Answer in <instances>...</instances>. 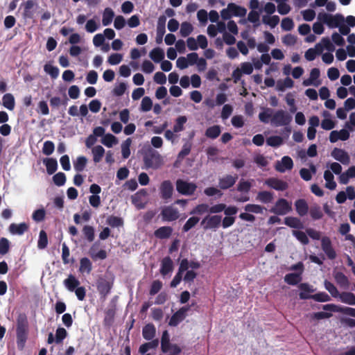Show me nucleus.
I'll return each mask as SVG.
<instances>
[{
  "instance_id": "f257e3e1",
  "label": "nucleus",
  "mask_w": 355,
  "mask_h": 355,
  "mask_svg": "<svg viewBox=\"0 0 355 355\" xmlns=\"http://www.w3.org/2000/svg\"><path fill=\"white\" fill-rule=\"evenodd\" d=\"M28 322L25 313H19L17 318V343L19 349L24 348L27 339Z\"/></svg>"
},
{
  "instance_id": "f03ea898",
  "label": "nucleus",
  "mask_w": 355,
  "mask_h": 355,
  "mask_svg": "<svg viewBox=\"0 0 355 355\" xmlns=\"http://www.w3.org/2000/svg\"><path fill=\"white\" fill-rule=\"evenodd\" d=\"M143 160L146 168H158L162 164L161 155L151 148L144 153Z\"/></svg>"
},
{
  "instance_id": "7ed1b4c3",
  "label": "nucleus",
  "mask_w": 355,
  "mask_h": 355,
  "mask_svg": "<svg viewBox=\"0 0 355 355\" xmlns=\"http://www.w3.org/2000/svg\"><path fill=\"white\" fill-rule=\"evenodd\" d=\"M318 19L330 28H337L344 23L345 18L341 14L332 15L331 14L320 12L318 16Z\"/></svg>"
},
{
  "instance_id": "20e7f679",
  "label": "nucleus",
  "mask_w": 355,
  "mask_h": 355,
  "mask_svg": "<svg viewBox=\"0 0 355 355\" xmlns=\"http://www.w3.org/2000/svg\"><path fill=\"white\" fill-rule=\"evenodd\" d=\"M220 215H207L200 222V225L204 230H212L216 231L220 226Z\"/></svg>"
},
{
  "instance_id": "39448f33",
  "label": "nucleus",
  "mask_w": 355,
  "mask_h": 355,
  "mask_svg": "<svg viewBox=\"0 0 355 355\" xmlns=\"http://www.w3.org/2000/svg\"><path fill=\"white\" fill-rule=\"evenodd\" d=\"M291 210V202L284 198H279L276 201L275 206L270 209V211L279 216H284Z\"/></svg>"
},
{
  "instance_id": "423d86ee",
  "label": "nucleus",
  "mask_w": 355,
  "mask_h": 355,
  "mask_svg": "<svg viewBox=\"0 0 355 355\" xmlns=\"http://www.w3.org/2000/svg\"><path fill=\"white\" fill-rule=\"evenodd\" d=\"M175 185L177 191L184 196L193 195L197 189V186L195 183L188 182L182 179L177 180Z\"/></svg>"
},
{
  "instance_id": "0eeeda50",
  "label": "nucleus",
  "mask_w": 355,
  "mask_h": 355,
  "mask_svg": "<svg viewBox=\"0 0 355 355\" xmlns=\"http://www.w3.org/2000/svg\"><path fill=\"white\" fill-rule=\"evenodd\" d=\"M292 121V116L285 111H277L271 118V123L275 126L288 125Z\"/></svg>"
},
{
  "instance_id": "6e6552de",
  "label": "nucleus",
  "mask_w": 355,
  "mask_h": 355,
  "mask_svg": "<svg viewBox=\"0 0 355 355\" xmlns=\"http://www.w3.org/2000/svg\"><path fill=\"white\" fill-rule=\"evenodd\" d=\"M162 221L171 222L176 220L180 217L177 208L172 206H165L162 209L161 214Z\"/></svg>"
},
{
  "instance_id": "1a4fd4ad",
  "label": "nucleus",
  "mask_w": 355,
  "mask_h": 355,
  "mask_svg": "<svg viewBox=\"0 0 355 355\" xmlns=\"http://www.w3.org/2000/svg\"><path fill=\"white\" fill-rule=\"evenodd\" d=\"M96 288L101 295V298L105 300L110 293L112 288V283L101 277L97 280Z\"/></svg>"
},
{
  "instance_id": "9d476101",
  "label": "nucleus",
  "mask_w": 355,
  "mask_h": 355,
  "mask_svg": "<svg viewBox=\"0 0 355 355\" xmlns=\"http://www.w3.org/2000/svg\"><path fill=\"white\" fill-rule=\"evenodd\" d=\"M321 248L329 259L333 260L336 259V252L332 246V243L329 237L325 236L321 239Z\"/></svg>"
},
{
  "instance_id": "9b49d317",
  "label": "nucleus",
  "mask_w": 355,
  "mask_h": 355,
  "mask_svg": "<svg viewBox=\"0 0 355 355\" xmlns=\"http://www.w3.org/2000/svg\"><path fill=\"white\" fill-rule=\"evenodd\" d=\"M322 309L325 311L339 312L345 315L355 318V309L348 306H339L333 304L323 305Z\"/></svg>"
},
{
  "instance_id": "f8f14e48",
  "label": "nucleus",
  "mask_w": 355,
  "mask_h": 355,
  "mask_svg": "<svg viewBox=\"0 0 355 355\" xmlns=\"http://www.w3.org/2000/svg\"><path fill=\"white\" fill-rule=\"evenodd\" d=\"M264 184L276 191H283L288 188V184L286 182L277 178H269L265 180Z\"/></svg>"
},
{
  "instance_id": "ddd939ff",
  "label": "nucleus",
  "mask_w": 355,
  "mask_h": 355,
  "mask_svg": "<svg viewBox=\"0 0 355 355\" xmlns=\"http://www.w3.org/2000/svg\"><path fill=\"white\" fill-rule=\"evenodd\" d=\"M173 193V186L170 180L163 181L159 186V194L162 199L168 200L171 198Z\"/></svg>"
},
{
  "instance_id": "4468645a",
  "label": "nucleus",
  "mask_w": 355,
  "mask_h": 355,
  "mask_svg": "<svg viewBox=\"0 0 355 355\" xmlns=\"http://www.w3.org/2000/svg\"><path fill=\"white\" fill-rule=\"evenodd\" d=\"M190 306H183L171 316L168 325L171 327H176L180 322L184 320L187 315V312L189 310Z\"/></svg>"
},
{
  "instance_id": "2eb2a0df",
  "label": "nucleus",
  "mask_w": 355,
  "mask_h": 355,
  "mask_svg": "<svg viewBox=\"0 0 355 355\" xmlns=\"http://www.w3.org/2000/svg\"><path fill=\"white\" fill-rule=\"evenodd\" d=\"M238 180V175H226L218 180V187L220 189L226 190L233 187L236 180Z\"/></svg>"
},
{
  "instance_id": "dca6fc26",
  "label": "nucleus",
  "mask_w": 355,
  "mask_h": 355,
  "mask_svg": "<svg viewBox=\"0 0 355 355\" xmlns=\"http://www.w3.org/2000/svg\"><path fill=\"white\" fill-rule=\"evenodd\" d=\"M331 155L344 165H347L350 162L349 155L343 149L334 148L331 153Z\"/></svg>"
},
{
  "instance_id": "f3484780",
  "label": "nucleus",
  "mask_w": 355,
  "mask_h": 355,
  "mask_svg": "<svg viewBox=\"0 0 355 355\" xmlns=\"http://www.w3.org/2000/svg\"><path fill=\"white\" fill-rule=\"evenodd\" d=\"M251 187H252V184L249 181H245V180H241L237 185V191H240V192H244L246 194H248L251 189ZM249 200H250L249 196L245 195V196H241V197L237 198L236 200L237 202H245L248 201Z\"/></svg>"
},
{
  "instance_id": "a211bd4d",
  "label": "nucleus",
  "mask_w": 355,
  "mask_h": 355,
  "mask_svg": "<svg viewBox=\"0 0 355 355\" xmlns=\"http://www.w3.org/2000/svg\"><path fill=\"white\" fill-rule=\"evenodd\" d=\"M299 296H300V298L302 300H306V299L311 298V299L314 300L315 301L320 302H328L331 300L329 295L324 292H320V293H315L312 295H309L307 294L304 293L303 292H300L299 294Z\"/></svg>"
},
{
  "instance_id": "6ab92c4d",
  "label": "nucleus",
  "mask_w": 355,
  "mask_h": 355,
  "mask_svg": "<svg viewBox=\"0 0 355 355\" xmlns=\"http://www.w3.org/2000/svg\"><path fill=\"white\" fill-rule=\"evenodd\" d=\"M173 262L170 257H165L161 261L159 272L162 276H166L173 270Z\"/></svg>"
},
{
  "instance_id": "aec40b11",
  "label": "nucleus",
  "mask_w": 355,
  "mask_h": 355,
  "mask_svg": "<svg viewBox=\"0 0 355 355\" xmlns=\"http://www.w3.org/2000/svg\"><path fill=\"white\" fill-rule=\"evenodd\" d=\"M293 166V162L288 156H284L281 162H277L275 169L281 173H284L286 170H291Z\"/></svg>"
},
{
  "instance_id": "412c9836",
  "label": "nucleus",
  "mask_w": 355,
  "mask_h": 355,
  "mask_svg": "<svg viewBox=\"0 0 355 355\" xmlns=\"http://www.w3.org/2000/svg\"><path fill=\"white\" fill-rule=\"evenodd\" d=\"M173 233V228L170 226H162L154 232V235L159 239H166L169 238Z\"/></svg>"
},
{
  "instance_id": "4be33fe9",
  "label": "nucleus",
  "mask_w": 355,
  "mask_h": 355,
  "mask_svg": "<svg viewBox=\"0 0 355 355\" xmlns=\"http://www.w3.org/2000/svg\"><path fill=\"white\" fill-rule=\"evenodd\" d=\"M28 230V225L26 223L19 224L12 223L9 226V231L12 234L22 235Z\"/></svg>"
},
{
  "instance_id": "5701e85b",
  "label": "nucleus",
  "mask_w": 355,
  "mask_h": 355,
  "mask_svg": "<svg viewBox=\"0 0 355 355\" xmlns=\"http://www.w3.org/2000/svg\"><path fill=\"white\" fill-rule=\"evenodd\" d=\"M295 210L300 216H304L309 211V206L304 199H299L295 202Z\"/></svg>"
},
{
  "instance_id": "b1692460",
  "label": "nucleus",
  "mask_w": 355,
  "mask_h": 355,
  "mask_svg": "<svg viewBox=\"0 0 355 355\" xmlns=\"http://www.w3.org/2000/svg\"><path fill=\"white\" fill-rule=\"evenodd\" d=\"M156 334V329L153 324L148 323L146 324L142 329V336L145 340H150L155 336Z\"/></svg>"
},
{
  "instance_id": "393cba45",
  "label": "nucleus",
  "mask_w": 355,
  "mask_h": 355,
  "mask_svg": "<svg viewBox=\"0 0 355 355\" xmlns=\"http://www.w3.org/2000/svg\"><path fill=\"white\" fill-rule=\"evenodd\" d=\"M65 287L71 292H73L80 285V282L73 275H69L63 282Z\"/></svg>"
},
{
  "instance_id": "a878e982",
  "label": "nucleus",
  "mask_w": 355,
  "mask_h": 355,
  "mask_svg": "<svg viewBox=\"0 0 355 355\" xmlns=\"http://www.w3.org/2000/svg\"><path fill=\"white\" fill-rule=\"evenodd\" d=\"M2 105L8 110L12 111L15 107L14 96L10 93L4 94L2 97Z\"/></svg>"
},
{
  "instance_id": "bb28decb",
  "label": "nucleus",
  "mask_w": 355,
  "mask_h": 355,
  "mask_svg": "<svg viewBox=\"0 0 355 355\" xmlns=\"http://www.w3.org/2000/svg\"><path fill=\"white\" fill-rule=\"evenodd\" d=\"M228 9L231 12L232 15L235 17H244L247 12V10L244 7L238 6L234 3L228 4Z\"/></svg>"
},
{
  "instance_id": "cd10ccee",
  "label": "nucleus",
  "mask_w": 355,
  "mask_h": 355,
  "mask_svg": "<svg viewBox=\"0 0 355 355\" xmlns=\"http://www.w3.org/2000/svg\"><path fill=\"white\" fill-rule=\"evenodd\" d=\"M336 282L342 288H347L349 282L347 277L342 272H336L334 274Z\"/></svg>"
},
{
  "instance_id": "c85d7f7f",
  "label": "nucleus",
  "mask_w": 355,
  "mask_h": 355,
  "mask_svg": "<svg viewBox=\"0 0 355 355\" xmlns=\"http://www.w3.org/2000/svg\"><path fill=\"white\" fill-rule=\"evenodd\" d=\"M149 57L156 63H159L164 58V51L159 47L154 48L150 51Z\"/></svg>"
},
{
  "instance_id": "c756f323",
  "label": "nucleus",
  "mask_w": 355,
  "mask_h": 355,
  "mask_svg": "<svg viewBox=\"0 0 355 355\" xmlns=\"http://www.w3.org/2000/svg\"><path fill=\"white\" fill-rule=\"evenodd\" d=\"M284 224L290 227L302 229L303 224L300 219L297 217L288 216L284 218Z\"/></svg>"
},
{
  "instance_id": "7c9ffc66",
  "label": "nucleus",
  "mask_w": 355,
  "mask_h": 355,
  "mask_svg": "<svg viewBox=\"0 0 355 355\" xmlns=\"http://www.w3.org/2000/svg\"><path fill=\"white\" fill-rule=\"evenodd\" d=\"M170 336L167 330L163 331L161 338V349L163 353H167L170 350Z\"/></svg>"
},
{
  "instance_id": "2f4dec72",
  "label": "nucleus",
  "mask_w": 355,
  "mask_h": 355,
  "mask_svg": "<svg viewBox=\"0 0 355 355\" xmlns=\"http://www.w3.org/2000/svg\"><path fill=\"white\" fill-rule=\"evenodd\" d=\"M256 200L262 203H270L273 200V193L268 191H259L257 195Z\"/></svg>"
},
{
  "instance_id": "473e14b6",
  "label": "nucleus",
  "mask_w": 355,
  "mask_h": 355,
  "mask_svg": "<svg viewBox=\"0 0 355 355\" xmlns=\"http://www.w3.org/2000/svg\"><path fill=\"white\" fill-rule=\"evenodd\" d=\"M340 300L349 305H355V295L351 292H342L338 297Z\"/></svg>"
},
{
  "instance_id": "72a5a7b5",
  "label": "nucleus",
  "mask_w": 355,
  "mask_h": 355,
  "mask_svg": "<svg viewBox=\"0 0 355 355\" xmlns=\"http://www.w3.org/2000/svg\"><path fill=\"white\" fill-rule=\"evenodd\" d=\"M221 132L220 126L218 125H214L208 128L205 133V135L209 139H216Z\"/></svg>"
},
{
  "instance_id": "f704fd0d",
  "label": "nucleus",
  "mask_w": 355,
  "mask_h": 355,
  "mask_svg": "<svg viewBox=\"0 0 355 355\" xmlns=\"http://www.w3.org/2000/svg\"><path fill=\"white\" fill-rule=\"evenodd\" d=\"M48 174L52 175L58 168V162L55 158H46L44 159Z\"/></svg>"
},
{
  "instance_id": "c9c22d12",
  "label": "nucleus",
  "mask_w": 355,
  "mask_h": 355,
  "mask_svg": "<svg viewBox=\"0 0 355 355\" xmlns=\"http://www.w3.org/2000/svg\"><path fill=\"white\" fill-rule=\"evenodd\" d=\"M324 178L326 181L325 187L330 189L334 190L336 187V183L334 181V177L333 173L329 171V170H327L324 173Z\"/></svg>"
},
{
  "instance_id": "e433bc0d",
  "label": "nucleus",
  "mask_w": 355,
  "mask_h": 355,
  "mask_svg": "<svg viewBox=\"0 0 355 355\" xmlns=\"http://www.w3.org/2000/svg\"><path fill=\"white\" fill-rule=\"evenodd\" d=\"M96 243L94 244L89 250V254L92 259L96 260L99 259H105L107 257V252L105 250H100L98 252H96Z\"/></svg>"
},
{
  "instance_id": "4c0bfd02",
  "label": "nucleus",
  "mask_w": 355,
  "mask_h": 355,
  "mask_svg": "<svg viewBox=\"0 0 355 355\" xmlns=\"http://www.w3.org/2000/svg\"><path fill=\"white\" fill-rule=\"evenodd\" d=\"M93 160L95 163H98L101 161L105 154V149L103 146L98 145L94 146L92 150Z\"/></svg>"
},
{
  "instance_id": "58836bf2",
  "label": "nucleus",
  "mask_w": 355,
  "mask_h": 355,
  "mask_svg": "<svg viewBox=\"0 0 355 355\" xmlns=\"http://www.w3.org/2000/svg\"><path fill=\"white\" fill-rule=\"evenodd\" d=\"M187 121V117L186 116H180L175 119V125H173V130L175 133L182 132L184 130V125Z\"/></svg>"
},
{
  "instance_id": "ea45409f",
  "label": "nucleus",
  "mask_w": 355,
  "mask_h": 355,
  "mask_svg": "<svg viewBox=\"0 0 355 355\" xmlns=\"http://www.w3.org/2000/svg\"><path fill=\"white\" fill-rule=\"evenodd\" d=\"M92 270V264L91 261L87 257L82 258L80 261V272L82 273L86 272L87 274H89Z\"/></svg>"
},
{
  "instance_id": "a19ab883",
  "label": "nucleus",
  "mask_w": 355,
  "mask_h": 355,
  "mask_svg": "<svg viewBox=\"0 0 355 355\" xmlns=\"http://www.w3.org/2000/svg\"><path fill=\"white\" fill-rule=\"evenodd\" d=\"M302 280L300 274L297 273H288L286 275L284 281L289 285H297Z\"/></svg>"
},
{
  "instance_id": "79ce46f5",
  "label": "nucleus",
  "mask_w": 355,
  "mask_h": 355,
  "mask_svg": "<svg viewBox=\"0 0 355 355\" xmlns=\"http://www.w3.org/2000/svg\"><path fill=\"white\" fill-rule=\"evenodd\" d=\"M101 142L105 146L111 148L113 146V145L118 143V139L113 135L108 133L103 136Z\"/></svg>"
},
{
  "instance_id": "37998d69",
  "label": "nucleus",
  "mask_w": 355,
  "mask_h": 355,
  "mask_svg": "<svg viewBox=\"0 0 355 355\" xmlns=\"http://www.w3.org/2000/svg\"><path fill=\"white\" fill-rule=\"evenodd\" d=\"M309 214L311 218L314 220L321 219L323 217L322 211L320 207L318 205L311 207Z\"/></svg>"
},
{
  "instance_id": "c03bdc74",
  "label": "nucleus",
  "mask_w": 355,
  "mask_h": 355,
  "mask_svg": "<svg viewBox=\"0 0 355 355\" xmlns=\"http://www.w3.org/2000/svg\"><path fill=\"white\" fill-rule=\"evenodd\" d=\"M87 163V159L84 156L77 157L76 161L73 163L74 169L77 172H82L84 171Z\"/></svg>"
},
{
  "instance_id": "a18cd8bd",
  "label": "nucleus",
  "mask_w": 355,
  "mask_h": 355,
  "mask_svg": "<svg viewBox=\"0 0 355 355\" xmlns=\"http://www.w3.org/2000/svg\"><path fill=\"white\" fill-rule=\"evenodd\" d=\"M83 233L85 239L89 242H92L94 240L95 231L94 228L92 226L88 225H85L83 228Z\"/></svg>"
},
{
  "instance_id": "49530a36",
  "label": "nucleus",
  "mask_w": 355,
  "mask_h": 355,
  "mask_svg": "<svg viewBox=\"0 0 355 355\" xmlns=\"http://www.w3.org/2000/svg\"><path fill=\"white\" fill-rule=\"evenodd\" d=\"M114 16V13L111 8H105V11L103 12V19H102L103 25L106 26H108L109 24H110L113 19Z\"/></svg>"
},
{
  "instance_id": "de8ad7c7",
  "label": "nucleus",
  "mask_w": 355,
  "mask_h": 355,
  "mask_svg": "<svg viewBox=\"0 0 355 355\" xmlns=\"http://www.w3.org/2000/svg\"><path fill=\"white\" fill-rule=\"evenodd\" d=\"M200 218L197 216H192L189 218L185 224L182 227V232H189L191 228L194 227L199 222Z\"/></svg>"
},
{
  "instance_id": "09e8293b",
  "label": "nucleus",
  "mask_w": 355,
  "mask_h": 355,
  "mask_svg": "<svg viewBox=\"0 0 355 355\" xmlns=\"http://www.w3.org/2000/svg\"><path fill=\"white\" fill-rule=\"evenodd\" d=\"M263 24L270 26L271 28H275L279 22V17L277 15L272 16H263L262 17Z\"/></svg>"
},
{
  "instance_id": "8fccbe9b",
  "label": "nucleus",
  "mask_w": 355,
  "mask_h": 355,
  "mask_svg": "<svg viewBox=\"0 0 355 355\" xmlns=\"http://www.w3.org/2000/svg\"><path fill=\"white\" fill-rule=\"evenodd\" d=\"M48 245V237L47 234L44 230H41L39 234V239L37 241V248L39 249H44Z\"/></svg>"
},
{
  "instance_id": "3c124183",
  "label": "nucleus",
  "mask_w": 355,
  "mask_h": 355,
  "mask_svg": "<svg viewBox=\"0 0 355 355\" xmlns=\"http://www.w3.org/2000/svg\"><path fill=\"white\" fill-rule=\"evenodd\" d=\"M44 70L46 73L49 74L53 79L57 78L59 75V69L49 63L44 66Z\"/></svg>"
},
{
  "instance_id": "603ef678",
  "label": "nucleus",
  "mask_w": 355,
  "mask_h": 355,
  "mask_svg": "<svg viewBox=\"0 0 355 355\" xmlns=\"http://www.w3.org/2000/svg\"><path fill=\"white\" fill-rule=\"evenodd\" d=\"M324 286L333 297L337 298L338 295H340V293L338 292L337 288L331 282L324 280Z\"/></svg>"
},
{
  "instance_id": "864d4df0",
  "label": "nucleus",
  "mask_w": 355,
  "mask_h": 355,
  "mask_svg": "<svg viewBox=\"0 0 355 355\" xmlns=\"http://www.w3.org/2000/svg\"><path fill=\"white\" fill-rule=\"evenodd\" d=\"M293 235L303 245H307L309 243V238L307 236L306 232H304L302 231H293Z\"/></svg>"
},
{
  "instance_id": "5fc2aeb1",
  "label": "nucleus",
  "mask_w": 355,
  "mask_h": 355,
  "mask_svg": "<svg viewBox=\"0 0 355 355\" xmlns=\"http://www.w3.org/2000/svg\"><path fill=\"white\" fill-rule=\"evenodd\" d=\"M193 29V26L189 22L184 21L182 23L180 31L181 36L183 37L189 36L192 33Z\"/></svg>"
},
{
  "instance_id": "6e6d98bb",
  "label": "nucleus",
  "mask_w": 355,
  "mask_h": 355,
  "mask_svg": "<svg viewBox=\"0 0 355 355\" xmlns=\"http://www.w3.org/2000/svg\"><path fill=\"white\" fill-rule=\"evenodd\" d=\"M264 209L263 207L255 204H248L244 207L245 211L254 214H262Z\"/></svg>"
},
{
  "instance_id": "4d7b16f0",
  "label": "nucleus",
  "mask_w": 355,
  "mask_h": 355,
  "mask_svg": "<svg viewBox=\"0 0 355 355\" xmlns=\"http://www.w3.org/2000/svg\"><path fill=\"white\" fill-rule=\"evenodd\" d=\"M209 206L207 204L202 203L196 205L190 212V214H203L209 212Z\"/></svg>"
},
{
  "instance_id": "13d9d810",
  "label": "nucleus",
  "mask_w": 355,
  "mask_h": 355,
  "mask_svg": "<svg viewBox=\"0 0 355 355\" xmlns=\"http://www.w3.org/2000/svg\"><path fill=\"white\" fill-rule=\"evenodd\" d=\"M107 223L112 227H116L122 226L123 224V220L120 217L110 216L107 219Z\"/></svg>"
},
{
  "instance_id": "bf43d9fd",
  "label": "nucleus",
  "mask_w": 355,
  "mask_h": 355,
  "mask_svg": "<svg viewBox=\"0 0 355 355\" xmlns=\"http://www.w3.org/2000/svg\"><path fill=\"white\" fill-rule=\"evenodd\" d=\"M283 143V139L280 136H271L266 139V144L272 147H278Z\"/></svg>"
},
{
  "instance_id": "052dcab7",
  "label": "nucleus",
  "mask_w": 355,
  "mask_h": 355,
  "mask_svg": "<svg viewBox=\"0 0 355 355\" xmlns=\"http://www.w3.org/2000/svg\"><path fill=\"white\" fill-rule=\"evenodd\" d=\"M131 144V139L128 138L121 145L122 156L124 159L129 157L130 155V146Z\"/></svg>"
},
{
  "instance_id": "680f3d73",
  "label": "nucleus",
  "mask_w": 355,
  "mask_h": 355,
  "mask_svg": "<svg viewBox=\"0 0 355 355\" xmlns=\"http://www.w3.org/2000/svg\"><path fill=\"white\" fill-rule=\"evenodd\" d=\"M53 181L56 186H63L66 182V175L62 172H59L53 175Z\"/></svg>"
},
{
  "instance_id": "e2e57ef3",
  "label": "nucleus",
  "mask_w": 355,
  "mask_h": 355,
  "mask_svg": "<svg viewBox=\"0 0 355 355\" xmlns=\"http://www.w3.org/2000/svg\"><path fill=\"white\" fill-rule=\"evenodd\" d=\"M67 332L63 327H58L55 331V343L60 344L67 337Z\"/></svg>"
},
{
  "instance_id": "0e129e2a",
  "label": "nucleus",
  "mask_w": 355,
  "mask_h": 355,
  "mask_svg": "<svg viewBox=\"0 0 355 355\" xmlns=\"http://www.w3.org/2000/svg\"><path fill=\"white\" fill-rule=\"evenodd\" d=\"M55 150L54 143L51 141H46L44 143L42 153L45 155H51Z\"/></svg>"
},
{
  "instance_id": "69168bd1",
  "label": "nucleus",
  "mask_w": 355,
  "mask_h": 355,
  "mask_svg": "<svg viewBox=\"0 0 355 355\" xmlns=\"http://www.w3.org/2000/svg\"><path fill=\"white\" fill-rule=\"evenodd\" d=\"M46 216L45 210L42 209H38L35 210L32 215V218L37 223L41 222L44 220Z\"/></svg>"
},
{
  "instance_id": "338daca9",
  "label": "nucleus",
  "mask_w": 355,
  "mask_h": 355,
  "mask_svg": "<svg viewBox=\"0 0 355 355\" xmlns=\"http://www.w3.org/2000/svg\"><path fill=\"white\" fill-rule=\"evenodd\" d=\"M153 101L148 96L143 98L141 103V110L143 112H148L152 109Z\"/></svg>"
},
{
  "instance_id": "774afa93",
  "label": "nucleus",
  "mask_w": 355,
  "mask_h": 355,
  "mask_svg": "<svg viewBox=\"0 0 355 355\" xmlns=\"http://www.w3.org/2000/svg\"><path fill=\"white\" fill-rule=\"evenodd\" d=\"M192 144L190 142H186L182 148V150L179 152L178 155V159H183L184 157L188 155L191 150Z\"/></svg>"
}]
</instances>
